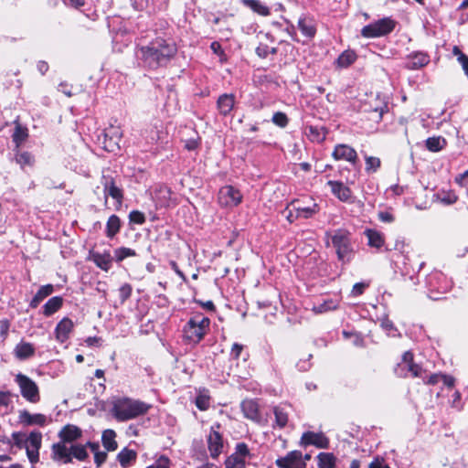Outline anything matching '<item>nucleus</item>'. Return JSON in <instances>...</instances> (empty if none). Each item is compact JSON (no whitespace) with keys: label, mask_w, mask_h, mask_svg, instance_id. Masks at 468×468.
Returning a JSON list of instances; mask_svg holds the SVG:
<instances>
[{"label":"nucleus","mask_w":468,"mask_h":468,"mask_svg":"<svg viewBox=\"0 0 468 468\" xmlns=\"http://www.w3.org/2000/svg\"><path fill=\"white\" fill-rule=\"evenodd\" d=\"M139 51L141 59L148 68L157 69L165 66L176 56L177 48L174 41L158 37L142 46Z\"/></svg>","instance_id":"1"},{"label":"nucleus","mask_w":468,"mask_h":468,"mask_svg":"<svg viewBox=\"0 0 468 468\" xmlns=\"http://www.w3.org/2000/svg\"><path fill=\"white\" fill-rule=\"evenodd\" d=\"M150 408L145 402L122 398L112 402V414L118 421H126L144 415Z\"/></svg>","instance_id":"2"},{"label":"nucleus","mask_w":468,"mask_h":468,"mask_svg":"<svg viewBox=\"0 0 468 468\" xmlns=\"http://www.w3.org/2000/svg\"><path fill=\"white\" fill-rule=\"evenodd\" d=\"M210 320L203 314H196L191 317L184 327L185 338L193 344L199 343L209 328Z\"/></svg>","instance_id":"3"},{"label":"nucleus","mask_w":468,"mask_h":468,"mask_svg":"<svg viewBox=\"0 0 468 468\" xmlns=\"http://www.w3.org/2000/svg\"><path fill=\"white\" fill-rule=\"evenodd\" d=\"M349 236V232L344 229L335 231L332 236V243L335 248L337 258L344 263L349 262L353 254Z\"/></svg>","instance_id":"4"},{"label":"nucleus","mask_w":468,"mask_h":468,"mask_svg":"<svg viewBox=\"0 0 468 468\" xmlns=\"http://www.w3.org/2000/svg\"><path fill=\"white\" fill-rule=\"evenodd\" d=\"M394 27L395 22L388 17H385L365 26L361 30V35L367 38L379 37L389 34Z\"/></svg>","instance_id":"5"},{"label":"nucleus","mask_w":468,"mask_h":468,"mask_svg":"<svg viewBox=\"0 0 468 468\" xmlns=\"http://www.w3.org/2000/svg\"><path fill=\"white\" fill-rule=\"evenodd\" d=\"M16 382L19 386L21 395L27 401L36 403L40 399L38 388L36 382L27 376L18 373L16 376Z\"/></svg>","instance_id":"6"},{"label":"nucleus","mask_w":468,"mask_h":468,"mask_svg":"<svg viewBox=\"0 0 468 468\" xmlns=\"http://www.w3.org/2000/svg\"><path fill=\"white\" fill-rule=\"evenodd\" d=\"M242 200V195L239 190L232 186H225L218 192V202L224 207L238 206Z\"/></svg>","instance_id":"7"},{"label":"nucleus","mask_w":468,"mask_h":468,"mask_svg":"<svg viewBox=\"0 0 468 468\" xmlns=\"http://www.w3.org/2000/svg\"><path fill=\"white\" fill-rule=\"evenodd\" d=\"M279 468H307V464L303 460V453L300 451H291L285 456L280 457L275 461Z\"/></svg>","instance_id":"8"},{"label":"nucleus","mask_w":468,"mask_h":468,"mask_svg":"<svg viewBox=\"0 0 468 468\" xmlns=\"http://www.w3.org/2000/svg\"><path fill=\"white\" fill-rule=\"evenodd\" d=\"M42 434L38 431H32L26 439L25 448L27 455L31 463L38 462V451L41 446Z\"/></svg>","instance_id":"9"},{"label":"nucleus","mask_w":468,"mask_h":468,"mask_svg":"<svg viewBox=\"0 0 468 468\" xmlns=\"http://www.w3.org/2000/svg\"><path fill=\"white\" fill-rule=\"evenodd\" d=\"M300 444L303 446L314 445L320 449H327L329 445V441L322 433L307 431L302 435Z\"/></svg>","instance_id":"10"},{"label":"nucleus","mask_w":468,"mask_h":468,"mask_svg":"<svg viewBox=\"0 0 468 468\" xmlns=\"http://www.w3.org/2000/svg\"><path fill=\"white\" fill-rule=\"evenodd\" d=\"M292 207L297 215L303 218H310L319 211V207L316 203L310 200L308 204H304L299 200H293Z\"/></svg>","instance_id":"11"},{"label":"nucleus","mask_w":468,"mask_h":468,"mask_svg":"<svg viewBox=\"0 0 468 468\" xmlns=\"http://www.w3.org/2000/svg\"><path fill=\"white\" fill-rule=\"evenodd\" d=\"M102 185L104 195L106 197H112L117 201L119 205H121L123 198V194L122 190L116 186L114 179L111 176H103Z\"/></svg>","instance_id":"12"},{"label":"nucleus","mask_w":468,"mask_h":468,"mask_svg":"<svg viewBox=\"0 0 468 468\" xmlns=\"http://www.w3.org/2000/svg\"><path fill=\"white\" fill-rule=\"evenodd\" d=\"M335 160H344L355 163L357 159L356 152L347 144H337L332 154Z\"/></svg>","instance_id":"13"},{"label":"nucleus","mask_w":468,"mask_h":468,"mask_svg":"<svg viewBox=\"0 0 468 468\" xmlns=\"http://www.w3.org/2000/svg\"><path fill=\"white\" fill-rule=\"evenodd\" d=\"M208 451L212 458H217L222 452L223 441L218 431L211 430L207 437Z\"/></svg>","instance_id":"14"},{"label":"nucleus","mask_w":468,"mask_h":468,"mask_svg":"<svg viewBox=\"0 0 468 468\" xmlns=\"http://www.w3.org/2000/svg\"><path fill=\"white\" fill-rule=\"evenodd\" d=\"M401 366L414 378H422V374L425 373L419 365L413 362V354L410 351L403 354Z\"/></svg>","instance_id":"15"},{"label":"nucleus","mask_w":468,"mask_h":468,"mask_svg":"<svg viewBox=\"0 0 468 468\" xmlns=\"http://www.w3.org/2000/svg\"><path fill=\"white\" fill-rule=\"evenodd\" d=\"M53 459L64 463H71V446L68 448L65 442L55 443L52 446Z\"/></svg>","instance_id":"16"},{"label":"nucleus","mask_w":468,"mask_h":468,"mask_svg":"<svg viewBox=\"0 0 468 468\" xmlns=\"http://www.w3.org/2000/svg\"><path fill=\"white\" fill-rule=\"evenodd\" d=\"M73 328V322L69 318H63L56 326L55 334L56 339L60 343L68 340L69 333Z\"/></svg>","instance_id":"17"},{"label":"nucleus","mask_w":468,"mask_h":468,"mask_svg":"<svg viewBox=\"0 0 468 468\" xmlns=\"http://www.w3.org/2000/svg\"><path fill=\"white\" fill-rule=\"evenodd\" d=\"M430 62V58L426 53L414 52L408 56L407 68L410 69H419Z\"/></svg>","instance_id":"18"},{"label":"nucleus","mask_w":468,"mask_h":468,"mask_svg":"<svg viewBox=\"0 0 468 468\" xmlns=\"http://www.w3.org/2000/svg\"><path fill=\"white\" fill-rule=\"evenodd\" d=\"M82 434L81 430L72 424H68L59 431V438L63 442H72L78 440Z\"/></svg>","instance_id":"19"},{"label":"nucleus","mask_w":468,"mask_h":468,"mask_svg":"<svg viewBox=\"0 0 468 468\" xmlns=\"http://www.w3.org/2000/svg\"><path fill=\"white\" fill-rule=\"evenodd\" d=\"M19 420L26 425L37 424L39 426H44L47 422V417L45 415L40 413L31 414L27 410L20 411Z\"/></svg>","instance_id":"20"},{"label":"nucleus","mask_w":468,"mask_h":468,"mask_svg":"<svg viewBox=\"0 0 468 468\" xmlns=\"http://www.w3.org/2000/svg\"><path fill=\"white\" fill-rule=\"evenodd\" d=\"M328 185L331 186V190L335 196H336L341 201H347L351 197V190L339 181H329Z\"/></svg>","instance_id":"21"},{"label":"nucleus","mask_w":468,"mask_h":468,"mask_svg":"<svg viewBox=\"0 0 468 468\" xmlns=\"http://www.w3.org/2000/svg\"><path fill=\"white\" fill-rule=\"evenodd\" d=\"M234 103L235 96L227 93L220 95L217 101L218 109L223 115H227L232 111Z\"/></svg>","instance_id":"22"},{"label":"nucleus","mask_w":468,"mask_h":468,"mask_svg":"<svg viewBox=\"0 0 468 468\" xmlns=\"http://www.w3.org/2000/svg\"><path fill=\"white\" fill-rule=\"evenodd\" d=\"M136 458L137 452L129 448H123L117 455V460L122 468L130 467L135 463Z\"/></svg>","instance_id":"23"},{"label":"nucleus","mask_w":468,"mask_h":468,"mask_svg":"<svg viewBox=\"0 0 468 468\" xmlns=\"http://www.w3.org/2000/svg\"><path fill=\"white\" fill-rule=\"evenodd\" d=\"M91 258L94 263L105 271H107L112 266V257L109 251H105L103 253L93 252L91 253Z\"/></svg>","instance_id":"24"},{"label":"nucleus","mask_w":468,"mask_h":468,"mask_svg":"<svg viewBox=\"0 0 468 468\" xmlns=\"http://www.w3.org/2000/svg\"><path fill=\"white\" fill-rule=\"evenodd\" d=\"M241 409L246 418L256 420L260 418L258 404L252 399L242 401Z\"/></svg>","instance_id":"25"},{"label":"nucleus","mask_w":468,"mask_h":468,"mask_svg":"<svg viewBox=\"0 0 468 468\" xmlns=\"http://www.w3.org/2000/svg\"><path fill=\"white\" fill-rule=\"evenodd\" d=\"M104 137L106 139L109 138V141H110L109 146H105V147L106 148L109 147L110 148V149H108L109 151H113V147L119 145V143L122 138V132H121L120 128L112 126L105 130Z\"/></svg>","instance_id":"26"},{"label":"nucleus","mask_w":468,"mask_h":468,"mask_svg":"<svg viewBox=\"0 0 468 468\" xmlns=\"http://www.w3.org/2000/svg\"><path fill=\"white\" fill-rule=\"evenodd\" d=\"M15 160L21 168H25L26 166L31 167L35 163V158L31 153L19 151L18 149H16Z\"/></svg>","instance_id":"27"},{"label":"nucleus","mask_w":468,"mask_h":468,"mask_svg":"<svg viewBox=\"0 0 468 468\" xmlns=\"http://www.w3.org/2000/svg\"><path fill=\"white\" fill-rule=\"evenodd\" d=\"M116 432L113 430H105L102 432L101 441L103 447L107 451H115L118 448L117 441H115Z\"/></svg>","instance_id":"28"},{"label":"nucleus","mask_w":468,"mask_h":468,"mask_svg":"<svg viewBox=\"0 0 468 468\" xmlns=\"http://www.w3.org/2000/svg\"><path fill=\"white\" fill-rule=\"evenodd\" d=\"M35 353L34 346L26 342L19 343L15 348V355L18 359H27L33 356Z\"/></svg>","instance_id":"29"},{"label":"nucleus","mask_w":468,"mask_h":468,"mask_svg":"<svg viewBox=\"0 0 468 468\" xmlns=\"http://www.w3.org/2000/svg\"><path fill=\"white\" fill-rule=\"evenodd\" d=\"M54 291V287L53 285L51 284H47V285H44V286H41L39 288V290L37 291V292L36 293V295L33 297V299L31 300L30 302V306L32 308H36L37 307V305L39 304V303L45 299L46 297H48V295H50Z\"/></svg>","instance_id":"30"},{"label":"nucleus","mask_w":468,"mask_h":468,"mask_svg":"<svg viewBox=\"0 0 468 468\" xmlns=\"http://www.w3.org/2000/svg\"><path fill=\"white\" fill-rule=\"evenodd\" d=\"M121 220L118 216L112 215L106 224V236L108 238H113L120 230Z\"/></svg>","instance_id":"31"},{"label":"nucleus","mask_w":468,"mask_h":468,"mask_svg":"<svg viewBox=\"0 0 468 468\" xmlns=\"http://www.w3.org/2000/svg\"><path fill=\"white\" fill-rule=\"evenodd\" d=\"M63 300L59 296L50 298L44 305V314L50 316L62 306Z\"/></svg>","instance_id":"32"},{"label":"nucleus","mask_w":468,"mask_h":468,"mask_svg":"<svg viewBox=\"0 0 468 468\" xmlns=\"http://www.w3.org/2000/svg\"><path fill=\"white\" fill-rule=\"evenodd\" d=\"M426 147L431 152H439L446 145V140L441 136L430 137L425 142Z\"/></svg>","instance_id":"33"},{"label":"nucleus","mask_w":468,"mask_h":468,"mask_svg":"<svg viewBox=\"0 0 468 468\" xmlns=\"http://www.w3.org/2000/svg\"><path fill=\"white\" fill-rule=\"evenodd\" d=\"M319 468H334L335 457L330 452H320L317 456Z\"/></svg>","instance_id":"34"},{"label":"nucleus","mask_w":468,"mask_h":468,"mask_svg":"<svg viewBox=\"0 0 468 468\" xmlns=\"http://www.w3.org/2000/svg\"><path fill=\"white\" fill-rule=\"evenodd\" d=\"M243 4L261 16H268L270 9L259 0H242Z\"/></svg>","instance_id":"35"},{"label":"nucleus","mask_w":468,"mask_h":468,"mask_svg":"<svg viewBox=\"0 0 468 468\" xmlns=\"http://www.w3.org/2000/svg\"><path fill=\"white\" fill-rule=\"evenodd\" d=\"M365 233L367 237L369 246L378 249L384 244L383 236L379 232L367 229Z\"/></svg>","instance_id":"36"},{"label":"nucleus","mask_w":468,"mask_h":468,"mask_svg":"<svg viewBox=\"0 0 468 468\" xmlns=\"http://www.w3.org/2000/svg\"><path fill=\"white\" fill-rule=\"evenodd\" d=\"M308 136L312 141L321 143L325 139L326 132L324 128L309 126L308 127Z\"/></svg>","instance_id":"37"},{"label":"nucleus","mask_w":468,"mask_h":468,"mask_svg":"<svg viewBox=\"0 0 468 468\" xmlns=\"http://www.w3.org/2000/svg\"><path fill=\"white\" fill-rule=\"evenodd\" d=\"M27 130L22 128L19 124L16 125L15 132L12 135L13 142L16 144V149H18L21 144L27 138Z\"/></svg>","instance_id":"38"},{"label":"nucleus","mask_w":468,"mask_h":468,"mask_svg":"<svg viewBox=\"0 0 468 468\" xmlns=\"http://www.w3.org/2000/svg\"><path fill=\"white\" fill-rule=\"evenodd\" d=\"M298 27L302 33L307 37H313L315 35L316 30L314 26L305 18L299 19Z\"/></svg>","instance_id":"39"},{"label":"nucleus","mask_w":468,"mask_h":468,"mask_svg":"<svg viewBox=\"0 0 468 468\" xmlns=\"http://www.w3.org/2000/svg\"><path fill=\"white\" fill-rule=\"evenodd\" d=\"M356 54L353 51L346 50L337 58V64L341 68H346L356 60Z\"/></svg>","instance_id":"40"},{"label":"nucleus","mask_w":468,"mask_h":468,"mask_svg":"<svg viewBox=\"0 0 468 468\" xmlns=\"http://www.w3.org/2000/svg\"><path fill=\"white\" fill-rule=\"evenodd\" d=\"M274 415L276 424L280 428H283L286 426L288 422V413L282 407H275L274 408Z\"/></svg>","instance_id":"41"},{"label":"nucleus","mask_w":468,"mask_h":468,"mask_svg":"<svg viewBox=\"0 0 468 468\" xmlns=\"http://www.w3.org/2000/svg\"><path fill=\"white\" fill-rule=\"evenodd\" d=\"M136 256V252L134 250H132L130 248H118L114 250V257L115 261L118 262L122 261L124 259L128 257H134Z\"/></svg>","instance_id":"42"},{"label":"nucleus","mask_w":468,"mask_h":468,"mask_svg":"<svg viewBox=\"0 0 468 468\" xmlns=\"http://www.w3.org/2000/svg\"><path fill=\"white\" fill-rule=\"evenodd\" d=\"M88 456L85 445L76 444L71 446V458L74 457L79 461H84Z\"/></svg>","instance_id":"43"},{"label":"nucleus","mask_w":468,"mask_h":468,"mask_svg":"<svg viewBox=\"0 0 468 468\" xmlns=\"http://www.w3.org/2000/svg\"><path fill=\"white\" fill-rule=\"evenodd\" d=\"M336 307H337V303L335 301L330 299V300L324 301L323 303H321L319 305L314 306L313 310L317 314H321V313H324L327 311L335 310V309H336Z\"/></svg>","instance_id":"44"},{"label":"nucleus","mask_w":468,"mask_h":468,"mask_svg":"<svg viewBox=\"0 0 468 468\" xmlns=\"http://www.w3.org/2000/svg\"><path fill=\"white\" fill-rule=\"evenodd\" d=\"M250 455V450L246 443L240 442L238 443L235 448V452H233L230 456L238 457V459L245 460L247 456Z\"/></svg>","instance_id":"45"},{"label":"nucleus","mask_w":468,"mask_h":468,"mask_svg":"<svg viewBox=\"0 0 468 468\" xmlns=\"http://www.w3.org/2000/svg\"><path fill=\"white\" fill-rule=\"evenodd\" d=\"M225 468H246L245 460L238 457L229 456L225 461Z\"/></svg>","instance_id":"46"},{"label":"nucleus","mask_w":468,"mask_h":468,"mask_svg":"<svg viewBox=\"0 0 468 468\" xmlns=\"http://www.w3.org/2000/svg\"><path fill=\"white\" fill-rule=\"evenodd\" d=\"M381 162L378 157L367 156L366 157V170L367 172H376L380 167Z\"/></svg>","instance_id":"47"},{"label":"nucleus","mask_w":468,"mask_h":468,"mask_svg":"<svg viewBox=\"0 0 468 468\" xmlns=\"http://www.w3.org/2000/svg\"><path fill=\"white\" fill-rule=\"evenodd\" d=\"M10 392H0V413L5 414L7 412L8 406L11 402Z\"/></svg>","instance_id":"48"},{"label":"nucleus","mask_w":468,"mask_h":468,"mask_svg":"<svg viewBox=\"0 0 468 468\" xmlns=\"http://www.w3.org/2000/svg\"><path fill=\"white\" fill-rule=\"evenodd\" d=\"M272 122L279 127H285L288 124V117L285 113L282 112H277L272 116Z\"/></svg>","instance_id":"49"},{"label":"nucleus","mask_w":468,"mask_h":468,"mask_svg":"<svg viewBox=\"0 0 468 468\" xmlns=\"http://www.w3.org/2000/svg\"><path fill=\"white\" fill-rule=\"evenodd\" d=\"M196 406L200 410H206L209 408V397L205 394H200L196 399Z\"/></svg>","instance_id":"50"},{"label":"nucleus","mask_w":468,"mask_h":468,"mask_svg":"<svg viewBox=\"0 0 468 468\" xmlns=\"http://www.w3.org/2000/svg\"><path fill=\"white\" fill-rule=\"evenodd\" d=\"M132 286L129 283H124L119 289V295L121 299V303H123L132 294Z\"/></svg>","instance_id":"51"},{"label":"nucleus","mask_w":468,"mask_h":468,"mask_svg":"<svg viewBox=\"0 0 468 468\" xmlns=\"http://www.w3.org/2000/svg\"><path fill=\"white\" fill-rule=\"evenodd\" d=\"M129 219L132 223L135 224H144L145 221V217L144 213L138 211V210H133L129 214Z\"/></svg>","instance_id":"52"},{"label":"nucleus","mask_w":468,"mask_h":468,"mask_svg":"<svg viewBox=\"0 0 468 468\" xmlns=\"http://www.w3.org/2000/svg\"><path fill=\"white\" fill-rule=\"evenodd\" d=\"M284 214V217L287 218V220L291 223H292L295 219L298 218H301L297 215V212L294 211V209L292 207V203L287 206V207L282 212Z\"/></svg>","instance_id":"53"},{"label":"nucleus","mask_w":468,"mask_h":468,"mask_svg":"<svg viewBox=\"0 0 468 468\" xmlns=\"http://www.w3.org/2000/svg\"><path fill=\"white\" fill-rule=\"evenodd\" d=\"M107 459V453L105 452H96L94 454V462L97 467H101V465L105 463Z\"/></svg>","instance_id":"54"},{"label":"nucleus","mask_w":468,"mask_h":468,"mask_svg":"<svg viewBox=\"0 0 468 468\" xmlns=\"http://www.w3.org/2000/svg\"><path fill=\"white\" fill-rule=\"evenodd\" d=\"M12 437H13V440H14V442L15 444L18 447V448H23L25 447V442H26V440L24 439V435L19 433V432H14L12 434Z\"/></svg>","instance_id":"55"},{"label":"nucleus","mask_w":468,"mask_h":468,"mask_svg":"<svg viewBox=\"0 0 468 468\" xmlns=\"http://www.w3.org/2000/svg\"><path fill=\"white\" fill-rule=\"evenodd\" d=\"M378 217L379 220H381L382 222H385V223H391L394 221L393 215L388 211H380L378 214Z\"/></svg>","instance_id":"56"},{"label":"nucleus","mask_w":468,"mask_h":468,"mask_svg":"<svg viewBox=\"0 0 468 468\" xmlns=\"http://www.w3.org/2000/svg\"><path fill=\"white\" fill-rule=\"evenodd\" d=\"M147 468H169V460L162 457L154 464L150 465Z\"/></svg>","instance_id":"57"},{"label":"nucleus","mask_w":468,"mask_h":468,"mask_svg":"<svg viewBox=\"0 0 468 468\" xmlns=\"http://www.w3.org/2000/svg\"><path fill=\"white\" fill-rule=\"evenodd\" d=\"M441 374H432L428 378V379H425L422 377L423 382L428 385H434L439 382V380L441 379Z\"/></svg>","instance_id":"58"},{"label":"nucleus","mask_w":468,"mask_h":468,"mask_svg":"<svg viewBox=\"0 0 468 468\" xmlns=\"http://www.w3.org/2000/svg\"><path fill=\"white\" fill-rule=\"evenodd\" d=\"M256 53L261 58H266L269 55V47L261 45L256 48Z\"/></svg>","instance_id":"59"},{"label":"nucleus","mask_w":468,"mask_h":468,"mask_svg":"<svg viewBox=\"0 0 468 468\" xmlns=\"http://www.w3.org/2000/svg\"><path fill=\"white\" fill-rule=\"evenodd\" d=\"M242 349H243V346L241 345L237 344V343L233 344L232 348H231V356L236 359L239 358Z\"/></svg>","instance_id":"60"},{"label":"nucleus","mask_w":468,"mask_h":468,"mask_svg":"<svg viewBox=\"0 0 468 468\" xmlns=\"http://www.w3.org/2000/svg\"><path fill=\"white\" fill-rule=\"evenodd\" d=\"M366 284L363 283V282H358V283H356L354 286H353V290H352V293L354 295H360L363 293L364 292V289L366 288Z\"/></svg>","instance_id":"61"},{"label":"nucleus","mask_w":468,"mask_h":468,"mask_svg":"<svg viewBox=\"0 0 468 468\" xmlns=\"http://www.w3.org/2000/svg\"><path fill=\"white\" fill-rule=\"evenodd\" d=\"M388 110L387 104H382L380 106H376L373 109V112L378 114V120H381L383 113Z\"/></svg>","instance_id":"62"},{"label":"nucleus","mask_w":468,"mask_h":468,"mask_svg":"<svg viewBox=\"0 0 468 468\" xmlns=\"http://www.w3.org/2000/svg\"><path fill=\"white\" fill-rule=\"evenodd\" d=\"M198 146V142L197 140L196 139H190V140H187L185 144V147L189 150V151H192V150H195L197 149Z\"/></svg>","instance_id":"63"},{"label":"nucleus","mask_w":468,"mask_h":468,"mask_svg":"<svg viewBox=\"0 0 468 468\" xmlns=\"http://www.w3.org/2000/svg\"><path fill=\"white\" fill-rule=\"evenodd\" d=\"M368 468H389L383 461L376 459L372 463H370Z\"/></svg>","instance_id":"64"}]
</instances>
